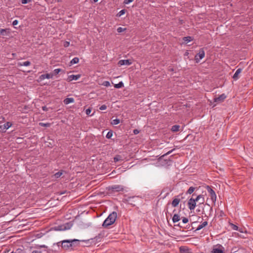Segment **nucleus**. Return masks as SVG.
Returning a JSON list of instances; mask_svg holds the SVG:
<instances>
[{"label": "nucleus", "mask_w": 253, "mask_h": 253, "mask_svg": "<svg viewBox=\"0 0 253 253\" xmlns=\"http://www.w3.org/2000/svg\"><path fill=\"white\" fill-rule=\"evenodd\" d=\"M117 216V213L115 211L110 213L108 217L104 220L102 226L104 227H107L109 225L113 224L116 221Z\"/></svg>", "instance_id": "nucleus-1"}, {"label": "nucleus", "mask_w": 253, "mask_h": 253, "mask_svg": "<svg viewBox=\"0 0 253 253\" xmlns=\"http://www.w3.org/2000/svg\"><path fill=\"white\" fill-rule=\"evenodd\" d=\"M201 198H203L202 195H198L195 199L190 198L188 201V208L191 211L194 210L196 207V202H198Z\"/></svg>", "instance_id": "nucleus-2"}, {"label": "nucleus", "mask_w": 253, "mask_h": 253, "mask_svg": "<svg viewBox=\"0 0 253 253\" xmlns=\"http://www.w3.org/2000/svg\"><path fill=\"white\" fill-rule=\"evenodd\" d=\"M78 240L74 239V240H64L61 243V246L62 248L67 250L70 247H71L73 246L74 243L76 242H78Z\"/></svg>", "instance_id": "nucleus-3"}, {"label": "nucleus", "mask_w": 253, "mask_h": 253, "mask_svg": "<svg viewBox=\"0 0 253 253\" xmlns=\"http://www.w3.org/2000/svg\"><path fill=\"white\" fill-rule=\"evenodd\" d=\"M72 226V224L70 222H69L56 226L54 227V229L56 231H64L70 229Z\"/></svg>", "instance_id": "nucleus-4"}, {"label": "nucleus", "mask_w": 253, "mask_h": 253, "mask_svg": "<svg viewBox=\"0 0 253 253\" xmlns=\"http://www.w3.org/2000/svg\"><path fill=\"white\" fill-rule=\"evenodd\" d=\"M206 189L207 190L208 192L209 193L211 200L213 203H215L216 200V196L215 194V192L213 191V190L209 185H207L206 186Z\"/></svg>", "instance_id": "nucleus-5"}, {"label": "nucleus", "mask_w": 253, "mask_h": 253, "mask_svg": "<svg viewBox=\"0 0 253 253\" xmlns=\"http://www.w3.org/2000/svg\"><path fill=\"white\" fill-rule=\"evenodd\" d=\"M205 55V51L204 48H200L198 53H197L195 56V60L196 63H198L200 59H203Z\"/></svg>", "instance_id": "nucleus-6"}, {"label": "nucleus", "mask_w": 253, "mask_h": 253, "mask_svg": "<svg viewBox=\"0 0 253 253\" xmlns=\"http://www.w3.org/2000/svg\"><path fill=\"white\" fill-rule=\"evenodd\" d=\"M224 248L221 245L217 244L213 246L211 253H224Z\"/></svg>", "instance_id": "nucleus-7"}, {"label": "nucleus", "mask_w": 253, "mask_h": 253, "mask_svg": "<svg viewBox=\"0 0 253 253\" xmlns=\"http://www.w3.org/2000/svg\"><path fill=\"white\" fill-rule=\"evenodd\" d=\"M110 190L115 192H120L124 191V187L121 185H113L110 187Z\"/></svg>", "instance_id": "nucleus-8"}, {"label": "nucleus", "mask_w": 253, "mask_h": 253, "mask_svg": "<svg viewBox=\"0 0 253 253\" xmlns=\"http://www.w3.org/2000/svg\"><path fill=\"white\" fill-rule=\"evenodd\" d=\"M226 98V95L224 93H223L219 95L218 97H215L213 100L214 102L220 103L223 102Z\"/></svg>", "instance_id": "nucleus-9"}, {"label": "nucleus", "mask_w": 253, "mask_h": 253, "mask_svg": "<svg viewBox=\"0 0 253 253\" xmlns=\"http://www.w3.org/2000/svg\"><path fill=\"white\" fill-rule=\"evenodd\" d=\"M132 63V62L130 60L126 59V60H121L118 62V65L121 66L122 65H130Z\"/></svg>", "instance_id": "nucleus-10"}, {"label": "nucleus", "mask_w": 253, "mask_h": 253, "mask_svg": "<svg viewBox=\"0 0 253 253\" xmlns=\"http://www.w3.org/2000/svg\"><path fill=\"white\" fill-rule=\"evenodd\" d=\"M179 195L176 196L172 200L171 205L173 207H176L178 205L180 201V199L179 198Z\"/></svg>", "instance_id": "nucleus-11"}, {"label": "nucleus", "mask_w": 253, "mask_h": 253, "mask_svg": "<svg viewBox=\"0 0 253 253\" xmlns=\"http://www.w3.org/2000/svg\"><path fill=\"white\" fill-rule=\"evenodd\" d=\"M180 253H192L190 249L186 246H181L179 248Z\"/></svg>", "instance_id": "nucleus-12"}, {"label": "nucleus", "mask_w": 253, "mask_h": 253, "mask_svg": "<svg viewBox=\"0 0 253 253\" xmlns=\"http://www.w3.org/2000/svg\"><path fill=\"white\" fill-rule=\"evenodd\" d=\"M79 78V75H71L68 76L67 81L71 82L73 80H77Z\"/></svg>", "instance_id": "nucleus-13"}, {"label": "nucleus", "mask_w": 253, "mask_h": 253, "mask_svg": "<svg viewBox=\"0 0 253 253\" xmlns=\"http://www.w3.org/2000/svg\"><path fill=\"white\" fill-rule=\"evenodd\" d=\"M53 77V74H43V75H42L41 76H40V79L41 80H44L45 79H51Z\"/></svg>", "instance_id": "nucleus-14"}, {"label": "nucleus", "mask_w": 253, "mask_h": 253, "mask_svg": "<svg viewBox=\"0 0 253 253\" xmlns=\"http://www.w3.org/2000/svg\"><path fill=\"white\" fill-rule=\"evenodd\" d=\"M9 33V29H8L0 28V35L2 36H6Z\"/></svg>", "instance_id": "nucleus-15"}, {"label": "nucleus", "mask_w": 253, "mask_h": 253, "mask_svg": "<svg viewBox=\"0 0 253 253\" xmlns=\"http://www.w3.org/2000/svg\"><path fill=\"white\" fill-rule=\"evenodd\" d=\"M242 69L241 68L238 69L233 76V78L235 80H237L238 79V75L241 73Z\"/></svg>", "instance_id": "nucleus-16"}, {"label": "nucleus", "mask_w": 253, "mask_h": 253, "mask_svg": "<svg viewBox=\"0 0 253 253\" xmlns=\"http://www.w3.org/2000/svg\"><path fill=\"white\" fill-rule=\"evenodd\" d=\"M63 174V172L62 171H58L56 173H55L54 175L52 176V178L53 179H57L59 178Z\"/></svg>", "instance_id": "nucleus-17"}, {"label": "nucleus", "mask_w": 253, "mask_h": 253, "mask_svg": "<svg viewBox=\"0 0 253 253\" xmlns=\"http://www.w3.org/2000/svg\"><path fill=\"white\" fill-rule=\"evenodd\" d=\"M180 126L179 125H174L172 126L171 128V130L172 132H177L179 130Z\"/></svg>", "instance_id": "nucleus-18"}, {"label": "nucleus", "mask_w": 253, "mask_h": 253, "mask_svg": "<svg viewBox=\"0 0 253 253\" xmlns=\"http://www.w3.org/2000/svg\"><path fill=\"white\" fill-rule=\"evenodd\" d=\"M74 100V98H67L64 100V103L65 104H68L73 102Z\"/></svg>", "instance_id": "nucleus-19"}, {"label": "nucleus", "mask_w": 253, "mask_h": 253, "mask_svg": "<svg viewBox=\"0 0 253 253\" xmlns=\"http://www.w3.org/2000/svg\"><path fill=\"white\" fill-rule=\"evenodd\" d=\"M180 218L179 216L177 214H174L172 217V221L173 223H175L180 220Z\"/></svg>", "instance_id": "nucleus-20"}, {"label": "nucleus", "mask_w": 253, "mask_h": 253, "mask_svg": "<svg viewBox=\"0 0 253 253\" xmlns=\"http://www.w3.org/2000/svg\"><path fill=\"white\" fill-rule=\"evenodd\" d=\"M208 225L207 221L203 222L201 224L199 225L197 228V230H199Z\"/></svg>", "instance_id": "nucleus-21"}, {"label": "nucleus", "mask_w": 253, "mask_h": 253, "mask_svg": "<svg viewBox=\"0 0 253 253\" xmlns=\"http://www.w3.org/2000/svg\"><path fill=\"white\" fill-rule=\"evenodd\" d=\"M79 61V59L78 57H75L73 58L70 62V65H72L74 64H76L78 63Z\"/></svg>", "instance_id": "nucleus-22"}, {"label": "nucleus", "mask_w": 253, "mask_h": 253, "mask_svg": "<svg viewBox=\"0 0 253 253\" xmlns=\"http://www.w3.org/2000/svg\"><path fill=\"white\" fill-rule=\"evenodd\" d=\"M30 64H31L30 62L27 61L24 62L23 63H19L18 64V65L19 66H29Z\"/></svg>", "instance_id": "nucleus-23"}, {"label": "nucleus", "mask_w": 253, "mask_h": 253, "mask_svg": "<svg viewBox=\"0 0 253 253\" xmlns=\"http://www.w3.org/2000/svg\"><path fill=\"white\" fill-rule=\"evenodd\" d=\"M12 126V124L10 122H7L3 125V129L6 130L8 129Z\"/></svg>", "instance_id": "nucleus-24"}, {"label": "nucleus", "mask_w": 253, "mask_h": 253, "mask_svg": "<svg viewBox=\"0 0 253 253\" xmlns=\"http://www.w3.org/2000/svg\"><path fill=\"white\" fill-rule=\"evenodd\" d=\"M80 225L81 226V228L82 229H85V228L90 226V223L88 222V223L85 224L82 222V223L80 224Z\"/></svg>", "instance_id": "nucleus-25"}, {"label": "nucleus", "mask_w": 253, "mask_h": 253, "mask_svg": "<svg viewBox=\"0 0 253 253\" xmlns=\"http://www.w3.org/2000/svg\"><path fill=\"white\" fill-rule=\"evenodd\" d=\"M183 40L186 43L193 40V38L191 37L188 36L183 38Z\"/></svg>", "instance_id": "nucleus-26"}, {"label": "nucleus", "mask_w": 253, "mask_h": 253, "mask_svg": "<svg viewBox=\"0 0 253 253\" xmlns=\"http://www.w3.org/2000/svg\"><path fill=\"white\" fill-rule=\"evenodd\" d=\"M124 86V83L122 82H119L117 84L114 85V87L116 88H120Z\"/></svg>", "instance_id": "nucleus-27"}, {"label": "nucleus", "mask_w": 253, "mask_h": 253, "mask_svg": "<svg viewBox=\"0 0 253 253\" xmlns=\"http://www.w3.org/2000/svg\"><path fill=\"white\" fill-rule=\"evenodd\" d=\"M120 121L119 119H116L115 120H113L112 122H111V124L113 125H118L120 123Z\"/></svg>", "instance_id": "nucleus-28"}, {"label": "nucleus", "mask_w": 253, "mask_h": 253, "mask_svg": "<svg viewBox=\"0 0 253 253\" xmlns=\"http://www.w3.org/2000/svg\"><path fill=\"white\" fill-rule=\"evenodd\" d=\"M195 188L193 187H190L187 191V193L189 194H192L195 190Z\"/></svg>", "instance_id": "nucleus-29"}, {"label": "nucleus", "mask_w": 253, "mask_h": 253, "mask_svg": "<svg viewBox=\"0 0 253 253\" xmlns=\"http://www.w3.org/2000/svg\"><path fill=\"white\" fill-rule=\"evenodd\" d=\"M40 126H44V127H49L50 126V124L49 123H40L39 124Z\"/></svg>", "instance_id": "nucleus-30"}, {"label": "nucleus", "mask_w": 253, "mask_h": 253, "mask_svg": "<svg viewBox=\"0 0 253 253\" xmlns=\"http://www.w3.org/2000/svg\"><path fill=\"white\" fill-rule=\"evenodd\" d=\"M113 135V132L112 131H108V133L106 134V138H111Z\"/></svg>", "instance_id": "nucleus-31"}, {"label": "nucleus", "mask_w": 253, "mask_h": 253, "mask_svg": "<svg viewBox=\"0 0 253 253\" xmlns=\"http://www.w3.org/2000/svg\"><path fill=\"white\" fill-rule=\"evenodd\" d=\"M125 9H122L121 10L117 15V16L120 17L122 15L124 14L126 12Z\"/></svg>", "instance_id": "nucleus-32"}, {"label": "nucleus", "mask_w": 253, "mask_h": 253, "mask_svg": "<svg viewBox=\"0 0 253 253\" xmlns=\"http://www.w3.org/2000/svg\"><path fill=\"white\" fill-rule=\"evenodd\" d=\"M230 225L232 229H233L234 230H238V227L237 225H236L233 223H230Z\"/></svg>", "instance_id": "nucleus-33"}, {"label": "nucleus", "mask_w": 253, "mask_h": 253, "mask_svg": "<svg viewBox=\"0 0 253 253\" xmlns=\"http://www.w3.org/2000/svg\"><path fill=\"white\" fill-rule=\"evenodd\" d=\"M126 30V28H123L122 27H119L117 28V31L118 33H122V32L125 31Z\"/></svg>", "instance_id": "nucleus-34"}, {"label": "nucleus", "mask_w": 253, "mask_h": 253, "mask_svg": "<svg viewBox=\"0 0 253 253\" xmlns=\"http://www.w3.org/2000/svg\"><path fill=\"white\" fill-rule=\"evenodd\" d=\"M102 85H103L105 86H109L110 85V82L108 81H104Z\"/></svg>", "instance_id": "nucleus-35"}, {"label": "nucleus", "mask_w": 253, "mask_h": 253, "mask_svg": "<svg viewBox=\"0 0 253 253\" xmlns=\"http://www.w3.org/2000/svg\"><path fill=\"white\" fill-rule=\"evenodd\" d=\"M91 112V109L89 108L85 110V113L87 115H90Z\"/></svg>", "instance_id": "nucleus-36"}, {"label": "nucleus", "mask_w": 253, "mask_h": 253, "mask_svg": "<svg viewBox=\"0 0 253 253\" xmlns=\"http://www.w3.org/2000/svg\"><path fill=\"white\" fill-rule=\"evenodd\" d=\"M107 109V106L106 105H102L99 107L100 110H104Z\"/></svg>", "instance_id": "nucleus-37"}, {"label": "nucleus", "mask_w": 253, "mask_h": 253, "mask_svg": "<svg viewBox=\"0 0 253 253\" xmlns=\"http://www.w3.org/2000/svg\"><path fill=\"white\" fill-rule=\"evenodd\" d=\"M61 71L60 69H56L54 70V73L55 75H57L59 74V73Z\"/></svg>", "instance_id": "nucleus-38"}, {"label": "nucleus", "mask_w": 253, "mask_h": 253, "mask_svg": "<svg viewBox=\"0 0 253 253\" xmlns=\"http://www.w3.org/2000/svg\"><path fill=\"white\" fill-rule=\"evenodd\" d=\"M199 201H200V203H199L200 204H204V203L205 202V199H204V197L203 195V198H201Z\"/></svg>", "instance_id": "nucleus-39"}, {"label": "nucleus", "mask_w": 253, "mask_h": 253, "mask_svg": "<svg viewBox=\"0 0 253 253\" xmlns=\"http://www.w3.org/2000/svg\"><path fill=\"white\" fill-rule=\"evenodd\" d=\"M182 222L184 223H186L188 222V219L186 217H183L182 218Z\"/></svg>", "instance_id": "nucleus-40"}, {"label": "nucleus", "mask_w": 253, "mask_h": 253, "mask_svg": "<svg viewBox=\"0 0 253 253\" xmlns=\"http://www.w3.org/2000/svg\"><path fill=\"white\" fill-rule=\"evenodd\" d=\"M31 0H21V2L22 4H26L29 2Z\"/></svg>", "instance_id": "nucleus-41"}, {"label": "nucleus", "mask_w": 253, "mask_h": 253, "mask_svg": "<svg viewBox=\"0 0 253 253\" xmlns=\"http://www.w3.org/2000/svg\"><path fill=\"white\" fill-rule=\"evenodd\" d=\"M133 0H125L124 3L125 4H128L129 3L132 2Z\"/></svg>", "instance_id": "nucleus-42"}, {"label": "nucleus", "mask_w": 253, "mask_h": 253, "mask_svg": "<svg viewBox=\"0 0 253 253\" xmlns=\"http://www.w3.org/2000/svg\"><path fill=\"white\" fill-rule=\"evenodd\" d=\"M174 150V149H173L169 151V152L166 153L165 154H164L163 156H167V155L170 154Z\"/></svg>", "instance_id": "nucleus-43"}, {"label": "nucleus", "mask_w": 253, "mask_h": 253, "mask_svg": "<svg viewBox=\"0 0 253 253\" xmlns=\"http://www.w3.org/2000/svg\"><path fill=\"white\" fill-rule=\"evenodd\" d=\"M18 20H14V21H13V22H12V25H13V26L16 25H17V24H18Z\"/></svg>", "instance_id": "nucleus-44"}, {"label": "nucleus", "mask_w": 253, "mask_h": 253, "mask_svg": "<svg viewBox=\"0 0 253 253\" xmlns=\"http://www.w3.org/2000/svg\"><path fill=\"white\" fill-rule=\"evenodd\" d=\"M69 45V42H64V46L65 47H67Z\"/></svg>", "instance_id": "nucleus-45"}, {"label": "nucleus", "mask_w": 253, "mask_h": 253, "mask_svg": "<svg viewBox=\"0 0 253 253\" xmlns=\"http://www.w3.org/2000/svg\"><path fill=\"white\" fill-rule=\"evenodd\" d=\"M139 131L138 129H135L133 130V133L134 134H137L138 133H139Z\"/></svg>", "instance_id": "nucleus-46"}, {"label": "nucleus", "mask_w": 253, "mask_h": 253, "mask_svg": "<svg viewBox=\"0 0 253 253\" xmlns=\"http://www.w3.org/2000/svg\"><path fill=\"white\" fill-rule=\"evenodd\" d=\"M32 253H40V252H38L37 251H33Z\"/></svg>", "instance_id": "nucleus-47"}, {"label": "nucleus", "mask_w": 253, "mask_h": 253, "mask_svg": "<svg viewBox=\"0 0 253 253\" xmlns=\"http://www.w3.org/2000/svg\"><path fill=\"white\" fill-rule=\"evenodd\" d=\"M118 161V159L117 158H116V157H115V158H114V161H115V162H117V161Z\"/></svg>", "instance_id": "nucleus-48"}, {"label": "nucleus", "mask_w": 253, "mask_h": 253, "mask_svg": "<svg viewBox=\"0 0 253 253\" xmlns=\"http://www.w3.org/2000/svg\"><path fill=\"white\" fill-rule=\"evenodd\" d=\"M98 0H93V2L95 3V2H96L98 1Z\"/></svg>", "instance_id": "nucleus-49"}, {"label": "nucleus", "mask_w": 253, "mask_h": 253, "mask_svg": "<svg viewBox=\"0 0 253 253\" xmlns=\"http://www.w3.org/2000/svg\"><path fill=\"white\" fill-rule=\"evenodd\" d=\"M42 109H43V110H45V107H42Z\"/></svg>", "instance_id": "nucleus-50"}, {"label": "nucleus", "mask_w": 253, "mask_h": 253, "mask_svg": "<svg viewBox=\"0 0 253 253\" xmlns=\"http://www.w3.org/2000/svg\"><path fill=\"white\" fill-rule=\"evenodd\" d=\"M46 246L45 245H43L42 246V247L45 248Z\"/></svg>", "instance_id": "nucleus-51"}, {"label": "nucleus", "mask_w": 253, "mask_h": 253, "mask_svg": "<svg viewBox=\"0 0 253 253\" xmlns=\"http://www.w3.org/2000/svg\"><path fill=\"white\" fill-rule=\"evenodd\" d=\"M81 241H84V240H80V242H81Z\"/></svg>", "instance_id": "nucleus-52"}]
</instances>
